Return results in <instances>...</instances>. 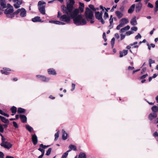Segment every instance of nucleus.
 Here are the masks:
<instances>
[{"mask_svg":"<svg viewBox=\"0 0 158 158\" xmlns=\"http://www.w3.org/2000/svg\"><path fill=\"white\" fill-rule=\"evenodd\" d=\"M125 35H123L122 34H121V40H123L125 38Z\"/></svg>","mask_w":158,"mask_h":158,"instance_id":"62","label":"nucleus"},{"mask_svg":"<svg viewBox=\"0 0 158 158\" xmlns=\"http://www.w3.org/2000/svg\"><path fill=\"white\" fill-rule=\"evenodd\" d=\"M0 145L1 146L8 149H10L12 146L10 143L7 141L5 143H1Z\"/></svg>","mask_w":158,"mask_h":158,"instance_id":"8","label":"nucleus"},{"mask_svg":"<svg viewBox=\"0 0 158 158\" xmlns=\"http://www.w3.org/2000/svg\"><path fill=\"white\" fill-rule=\"evenodd\" d=\"M135 4H133L128 9L127 11L128 13L129 14L132 13L134 11L135 8Z\"/></svg>","mask_w":158,"mask_h":158,"instance_id":"16","label":"nucleus"},{"mask_svg":"<svg viewBox=\"0 0 158 158\" xmlns=\"http://www.w3.org/2000/svg\"><path fill=\"white\" fill-rule=\"evenodd\" d=\"M128 53V51L126 50H124L122 52H120L119 53L120 57H122L123 56H125L127 55Z\"/></svg>","mask_w":158,"mask_h":158,"instance_id":"27","label":"nucleus"},{"mask_svg":"<svg viewBox=\"0 0 158 158\" xmlns=\"http://www.w3.org/2000/svg\"><path fill=\"white\" fill-rule=\"evenodd\" d=\"M7 8L4 11V13L7 15V17L8 18H13L14 15L12 14L13 11V8L12 6L9 3L7 4Z\"/></svg>","mask_w":158,"mask_h":158,"instance_id":"3","label":"nucleus"},{"mask_svg":"<svg viewBox=\"0 0 158 158\" xmlns=\"http://www.w3.org/2000/svg\"><path fill=\"white\" fill-rule=\"evenodd\" d=\"M13 124L15 128H17L18 127V125L17 123L15 121H13Z\"/></svg>","mask_w":158,"mask_h":158,"instance_id":"47","label":"nucleus"},{"mask_svg":"<svg viewBox=\"0 0 158 158\" xmlns=\"http://www.w3.org/2000/svg\"><path fill=\"white\" fill-rule=\"evenodd\" d=\"M115 14L118 19H120L123 16V14L120 11H116L115 12Z\"/></svg>","mask_w":158,"mask_h":158,"instance_id":"25","label":"nucleus"},{"mask_svg":"<svg viewBox=\"0 0 158 158\" xmlns=\"http://www.w3.org/2000/svg\"><path fill=\"white\" fill-rule=\"evenodd\" d=\"M0 119L3 123H9V121L8 119H6L5 117L0 115Z\"/></svg>","mask_w":158,"mask_h":158,"instance_id":"29","label":"nucleus"},{"mask_svg":"<svg viewBox=\"0 0 158 158\" xmlns=\"http://www.w3.org/2000/svg\"><path fill=\"white\" fill-rule=\"evenodd\" d=\"M109 17L108 14L107 12H105L104 15V18L105 19H106V18H108Z\"/></svg>","mask_w":158,"mask_h":158,"instance_id":"42","label":"nucleus"},{"mask_svg":"<svg viewBox=\"0 0 158 158\" xmlns=\"http://www.w3.org/2000/svg\"><path fill=\"white\" fill-rule=\"evenodd\" d=\"M148 76V74H145L143 75L141 77H140V78L141 79H142L145 78L146 77H147Z\"/></svg>","mask_w":158,"mask_h":158,"instance_id":"51","label":"nucleus"},{"mask_svg":"<svg viewBox=\"0 0 158 158\" xmlns=\"http://www.w3.org/2000/svg\"><path fill=\"white\" fill-rule=\"evenodd\" d=\"M153 136L155 137L158 136V133L157 132H155L153 134Z\"/></svg>","mask_w":158,"mask_h":158,"instance_id":"63","label":"nucleus"},{"mask_svg":"<svg viewBox=\"0 0 158 158\" xmlns=\"http://www.w3.org/2000/svg\"><path fill=\"white\" fill-rule=\"evenodd\" d=\"M6 71H10V69L8 68H4L3 70H1V72L2 74H4L6 75L9 74V73Z\"/></svg>","mask_w":158,"mask_h":158,"instance_id":"17","label":"nucleus"},{"mask_svg":"<svg viewBox=\"0 0 158 158\" xmlns=\"http://www.w3.org/2000/svg\"><path fill=\"white\" fill-rule=\"evenodd\" d=\"M135 6V12L136 13H138L141 10L142 8V4L141 2L138 3L136 4Z\"/></svg>","mask_w":158,"mask_h":158,"instance_id":"13","label":"nucleus"},{"mask_svg":"<svg viewBox=\"0 0 158 158\" xmlns=\"http://www.w3.org/2000/svg\"><path fill=\"white\" fill-rule=\"evenodd\" d=\"M157 117V114L156 113H150L149 115V119L150 120H152Z\"/></svg>","mask_w":158,"mask_h":158,"instance_id":"24","label":"nucleus"},{"mask_svg":"<svg viewBox=\"0 0 158 158\" xmlns=\"http://www.w3.org/2000/svg\"><path fill=\"white\" fill-rule=\"evenodd\" d=\"M59 136V134L58 132H57L56 133H55V140H56L57 139Z\"/></svg>","mask_w":158,"mask_h":158,"instance_id":"44","label":"nucleus"},{"mask_svg":"<svg viewBox=\"0 0 158 158\" xmlns=\"http://www.w3.org/2000/svg\"><path fill=\"white\" fill-rule=\"evenodd\" d=\"M19 117L22 123H26L27 122V118L25 115H20Z\"/></svg>","mask_w":158,"mask_h":158,"instance_id":"20","label":"nucleus"},{"mask_svg":"<svg viewBox=\"0 0 158 158\" xmlns=\"http://www.w3.org/2000/svg\"><path fill=\"white\" fill-rule=\"evenodd\" d=\"M69 149L68 151H69V152L72 150H73L74 151H77V147L76 146L74 145L70 144L69 146Z\"/></svg>","mask_w":158,"mask_h":158,"instance_id":"26","label":"nucleus"},{"mask_svg":"<svg viewBox=\"0 0 158 158\" xmlns=\"http://www.w3.org/2000/svg\"><path fill=\"white\" fill-rule=\"evenodd\" d=\"M138 44V42H135L132 44H131L129 45H128L126 47V48L128 49H130L131 48V46H134L133 47V48H137L139 47V45H137V44Z\"/></svg>","mask_w":158,"mask_h":158,"instance_id":"15","label":"nucleus"},{"mask_svg":"<svg viewBox=\"0 0 158 158\" xmlns=\"http://www.w3.org/2000/svg\"><path fill=\"white\" fill-rule=\"evenodd\" d=\"M49 23H54L56 24H59V21H55V20H50L49 21Z\"/></svg>","mask_w":158,"mask_h":158,"instance_id":"37","label":"nucleus"},{"mask_svg":"<svg viewBox=\"0 0 158 158\" xmlns=\"http://www.w3.org/2000/svg\"><path fill=\"white\" fill-rule=\"evenodd\" d=\"M31 20L34 22H43V21H42L40 19V17L39 16H36L34 18L31 19Z\"/></svg>","mask_w":158,"mask_h":158,"instance_id":"18","label":"nucleus"},{"mask_svg":"<svg viewBox=\"0 0 158 158\" xmlns=\"http://www.w3.org/2000/svg\"><path fill=\"white\" fill-rule=\"evenodd\" d=\"M10 110H11V112L12 113V115H14L16 112L17 108L15 106H13L11 108Z\"/></svg>","mask_w":158,"mask_h":158,"instance_id":"28","label":"nucleus"},{"mask_svg":"<svg viewBox=\"0 0 158 158\" xmlns=\"http://www.w3.org/2000/svg\"><path fill=\"white\" fill-rule=\"evenodd\" d=\"M141 35L139 33L137 35L135 36V39L136 40H138L139 39H141Z\"/></svg>","mask_w":158,"mask_h":158,"instance_id":"40","label":"nucleus"},{"mask_svg":"<svg viewBox=\"0 0 158 158\" xmlns=\"http://www.w3.org/2000/svg\"><path fill=\"white\" fill-rule=\"evenodd\" d=\"M125 31H126V30H125V29L123 27V28H122L120 30V31L119 32H120V33H123V32H125Z\"/></svg>","mask_w":158,"mask_h":158,"instance_id":"60","label":"nucleus"},{"mask_svg":"<svg viewBox=\"0 0 158 158\" xmlns=\"http://www.w3.org/2000/svg\"><path fill=\"white\" fill-rule=\"evenodd\" d=\"M75 3L74 0H69V2L67 4L66 6L64 5L61 6V9L63 13L66 14L61 16L60 17L61 21L65 22L67 23H69L70 19H72L71 15Z\"/></svg>","mask_w":158,"mask_h":158,"instance_id":"1","label":"nucleus"},{"mask_svg":"<svg viewBox=\"0 0 158 158\" xmlns=\"http://www.w3.org/2000/svg\"><path fill=\"white\" fill-rule=\"evenodd\" d=\"M48 72L49 74L52 75H56V72L53 69H50L48 70Z\"/></svg>","mask_w":158,"mask_h":158,"instance_id":"23","label":"nucleus"},{"mask_svg":"<svg viewBox=\"0 0 158 158\" xmlns=\"http://www.w3.org/2000/svg\"><path fill=\"white\" fill-rule=\"evenodd\" d=\"M4 153L2 152H0V158H4Z\"/></svg>","mask_w":158,"mask_h":158,"instance_id":"55","label":"nucleus"},{"mask_svg":"<svg viewBox=\"0 0 158 158\" xmlns=\"http://www.w3.org/2000/svg\"><path fill=\"white\" fill-rule=\"evenodd\" d=\"M15 3L14 4V6L15 8H18L20 7V6L23 3L22 0H15Z\"/></svg>","mask_w":158,"mask_h":158,"instance_id":"10","label":"nucleus"},{"mask_svg":"<svg viewBox=\"0 0 158 158\" xmlns=\"http://www.w3.org/2000/svg\"><path fill=\"white\" fill-rule=\"evenodd\" d=\"M137 29H138L136 27H131V30H132L131 31H137Z\"/></svg>","mask_w":158,"mask_h":158,"instance_id":"50","label":"nucleus"},{"mask_svg":"<svg viewBox=\"0 0 158 158\" xmlns=\"http://www.w3.org/2000/svg\"><path fill=\"white\" fill-rule=\"evenodd\" d=\"M26 110L23 108L19 107L18 108L17 112L18 113H24L25 112Z\"/></svg>","mask_w":158,"mask_h":158,"instance_id":"30","label":"nucleus"},{"mask_svg":"<svg viewBox=\"0 0 158 158\" xmlns=\"http://www.w3.org/2000/svg\"><path fill=\"white\" fill-rule=\"evenodd\" d=\"M52 151V148H49L47 151L46 153V155L47 156H49L51 153V152Z\"/></svg>","mask_w":158,"mask_h":158,"instance_id":"39","label":"nucleus"},{"mask_svg":"<svg viewBox=\"0 0 158 158\" xmlns=\"http://www.w3.org/2000/svg\"><path fill=\"white\" fill-rule=\"evenodd\" d=\"M84 8H82V7L79 6V8L77 9H79V11L81 12H83L84 10Z\"/></svg>","mask_w":158,"mask_h":158,"instance_id":"48","label":"nucleus"},{"mask_svg":"<svg viewBox=\"0 0 158 158\" xmlns=\"http://www.w3.org/2000/svg\"><path fill=\"white\" fill-rule=\"evenodd\" d=\"M155 63V61L152 60V59H149V64H152Z\"/></svg>","mask_w":158,"mask_h":158,"instance_id":"57","label":"nucleus"},{"mask_svg":"<svg viewBox=\"0 0 158 158\" xmlns=\"http://www.w3.org/2000/svg\"><path fill=\"white\" fill-rule=\"evenodd\" d=\"M79 6H80L82 7V8H84V3H81V2H79Z\"/></svg>","mask_w":158,"mask_h":158,"instance_id":"59","label":"nucleus"},{"mask_svg":"<svg viewBox=\"0 0 158 158\" xmlns=\"http://www.w3.org/2000/svg\"><path fill=\"white\" fill-rule=\"evenodd\" d=\"M32 141L33 144L35 145L38 142V138L37 136L35 134L32 135Z\"/></svg>","mask_w":158,"mask_h":158,"instance_id":"14","label":"nucleus"},{"mask_svg":"<svg viewBox=\"0 0 158 158\" xmlns=\"http://www.w3.org/2000/svg\"><path fill=\"white\" fill-rule=\"evenodd\" d=\"M95 16L96 18L100 21L102 24H104L105 22L102 18V14L100 13L99 11H96L95 13Z\"/></svg>","mask_w":158,"mask_h":158,"instance_id":"6","label":"nucleus"},{"mask_svg":"<svg viewBox=\"0 0 158 158\" xmlns=\"http://www.w3.org/2000/svg\"><path fill=\"white\" fill-rule=\"evenodd\" d=\"M152 110L153 113H156L158 111V107L156 106H153L152 108Z\"/></svg>","mask_w":158,"mask_h":158,"instance_id":"33","label":"nucleus"},{"mask_svg":"<svg viewBox=\"0 0 158 158\" xmlns=\"http://www.w3.org/2000/svg\"><path fill=\"white\" fill-rule=\"evenodd\" d=\"M69 152V151L68 150L66 152L63 153L62 156L61 158H66L68 155Z\"/></svg>","mask_w":158,"mask_h":158,"instance_id":"35","label":"nucleus"},{"mask_svg":"<svg viewBox=\"0 0 158 158\" xmlns=\"http://www.w3.org/2000/svg\"><path fill=\"white\" fill-rule=\"evenodd\" d=\"M1 139L2 142L1 143H5L7 142L5 141L6 139L4 137H3Z\"/></svg>","mask_w":158,"mask_h":158,"instance_id":"58","label":"nucleus"},{"mask_svg":"<svg viewBox=\"0 0 158 158\" xmlns=\"http://www.w3.org/2000/svg\"><path fill=\"white\" fill-rule=\"evenodd\" d=\"M124 28L125 29V30H126H126H128L130 29V27L129 25H127V26H126V27H124Z\"/></svg>","mask_w":158,"mask_h":158,"instance_id":"61","label":"nucleus"},{"mask_svg":"<svg viewBox=\"0 0 158 158\" xmlns=\"http://www.w3.org/2000/svg\"><path fill=\"white\" fill-rule=\"evenodd\" d=\"M133 33V32L132 31H130L127 32H126V34L127 35H129Z\"/></svg>","mask_w":158,"mask_h":158,"instance_id":"45","label":"nucleus"},{"mask_svg":"<svg viewBox=\"0 0 158 158\" xmlns=\"http://www.w3.org/2000/svg\"><path fill=\"white\" fill-rule=\"evenodd\" d=\"M119 10L122 11H124V10H125L124 8L123 7V6H121L120 7V8Z\"/></svg>","mask_w":158,"mask_h":158,"instance_id":"64","label":"nucleus"},{"mask_svg":"<svg viewBox=\"0 0 158 158\" xmlns=\"http://www.w3.org/2000/svg\"><path fill=\"white\" fill-rule=\"evenodd\" d=\"M103 38L105 42H106L107 40V39L106 38V35L105 33H103Z\"/></svg>","mask_w":158,"mask_h":158,"instance_id":"54","label":"nucleus"},{"mask_svg":"<svg viewBox=\"0 0 158 158\" xmlns=\"http://www.w3.org/2000/svg\"><path fill=\"white\" fill-rule=\"evenodd\" d=\"M78 158H86L85 153L83 152H80L78 155Z\"/></svg>","mask_w":158,"mask_h":158,"instance_id":"32","label":"nucleus"},{"mask_svg":"<svg viewBox=\"0 0 158 158\" xmlns=\"http://www.w3.org/2000/svg\"><path fill=\"white\" fill-rule=\"evenodd\" d=\"M0 10H3V9L7 7L6 2L5 0H0Z\"/></svg>","mask_w":158,"mask_h":158,"instance_id":"7","label":"nucleus"},{"mask_svg":"<svg viewBox=\"0 0 158 158\" xmlns=\"http://www.w3.org/2000/svg\"><path fill=\"white\" fill-rule=\"evenodd\" d=\"M154 10L155 13H156L158 10V0L156 1L155 2V6Z\"/></svg>","mask_w":158,"mask_h":158,"instance_id":"31","label":"nucleus"},{"mask_svg":"<svg viewBox=\"0 0 158 158\" xmlns=\"http://www.w3.org/2000/svg\"><path fill=\"white\" fill-rule=\"evenodd\" d=\"M26 128L30 132H31L33 130L32 127L28 125H26Z\"/></svg>","mask_w":158,"mask_h":158,"instance_id":"34","label":"nucleus"},{"mask_svg":"<svg viewBox=\"0 0 158 158\" xmlns=\"http://www.w3.org/2000/svg\"><path fill=\"white\" fill-rule=\"evenodd\" d=\"M71 16L74 23L77 26L85 25L87 21L83 15L79 14V9H75L72 11Z\"/></svg>","mask_w":158,"mask_h":158,"instance_id":"2","label":"nucleus"},{"mask_svg":"<svg viewBox=\"0 0 158 158\" xmlns=\"http://www.w3.org/2000/svg\"><path fill=\"white\" fill-rule=\"evenodd\" d=\"M129 20L128 19L125 18H123L120 21V23L123 27L125 24L129 23Z\"/></svg>","mask_w":158,"mask_h":158,"instance_id":"12","label":"nucleus"},{"mask_svg":"<svg viewBox=\"0 0 158 158\" xmlns=\"http://www.w3.org/2000/svg\"><path fill=\"white\" fill-rule=\"evenodd\" d=\"M45 2H44L40 1L38 3L39 6V10L40 12L43 15L45 14Z\"/></svg>","mask_w":158,"mask_h":158,"instance_id":"5","label":"nucleus"},{"mask_svg":"<svg viewBox=\"0 0 158 158\" xmlns=\"http://www.w3.org/2000/svg\"><path fill=\"white\" fill-rule=\"evenodd\" d=\"M89 7L92 10H94V7L93 5L90 4L89 5Z\"/></svg>","mask_w":158,"mask_h":158,"instance_id":"53","label":"nucleus"},{"mask_svg":"<svg viewBox=\"0 0 158 158\" xmlns=\"http://www.w3.org/2000/svg\"><path fill=\"white\" fill-rule=\"evenodd\" d=\"M20 15L21 17H23L26 15V11L24 8H22L20 12Z\"/></svg>","mask_w":158,"mask_h":158,"instance_id":"22","label":"nucleus"},{"mask_svg":"<svg viewBox=\"0 0 158 158\" xmlns=\"http://www.w3.org/2000/svg\"><path fill=\"white\" fill-rule=\"evenodd\" d=\"M85 13L86 19L88 21L94 18L93 13L89 8H86Z\"/></svg>","mask_w":158,"mask_h":158,"instance_id":"4","label":"nucleus"},{"mask_svg":"<svg viewBox=\"0 0 158 158\" xmlns=\"http://www.w3.org/2000/svg\"><path fill=\"white\" fill-rule=\"evenodd\" d=\"M4 132V129L2 127V125H1L0 123V132L3 133Z\"/></svg>","mask_w":158,"mask_h":158,"instance_id":"46","label":"nucleus"},{"mask_svg":"<svg viewBox=\"0 0 158 158\" xmlns=\"http://www.w3.org/2000/svg\"><path fill=\"white\" fill-rule=\"evenodd\" d=\"M62 139H63L64 140H65L67 139L68 134L66 132V131L64 130H62Z\"/></svg>","mask_w":158,"mask_h":158,"instance_id":"21","label":"nucleus"},{"mask_svg":"<svg viewBox=\"0 0 158 158\" xmlns=\"http://www.w3.org/2000/svg\"><path fill=\"white\" fill-rule=\"evenodd\" d=\"M36 77L40 78V80L44 82H47L50 79L48 78L45 77L44 76H42L39 75H36Z\"/></svg>","mask_w":158,"mask_h":158,"instance_id":"11","label":"nucleus"},{"mask_svg":"<svg viewBox=\"0 0 158 158\" xmlns=\"http://www.w3.org/2000/svg\"><path fill=\"white\" fill-rule=\"evenodd\" d=\"M123 27V25L120 23L118 26H117L116 29L118 30H119L120 29L121 27Z\"/></svg>","mask_w":158,"mask_h":158,"instance_id":"52","label":"nucleus"},{"mask_svg":"<svg viewBox=\"0 0 158 158\" xmlns=\"http://www.w3.org/2000/svg\"><path fill=\"white\" fill-rule=\"evenodd\" d=\"M72 88L71 89V91H73L75 87V85L73 83L72 85Z\"/></svg>","mask_w":158,"mask_h":158,"instance_id":"49","label":"nucleus"},{"mask_svg":"<svg viewBox=\"0 0 158 158\" xmlns=\"http://www.w3.org/2000/svg\"><path fill=\"white\" fill-rule=\"evenodd\" d=\"M115 39L114 38H113L111 40V44L112 48H113L114 44Z\"/></svg>","mask_w":158,"mask_h":158,"instance_id":"41","label":"nucleus"},{"mask_svg":"<svg viewBox=\"0 0 158 158\" xmlns=\"http://www.w3.org/2000/svg\"><path fill=\"white\" fill-rule=\"evenodd\" d=\"M113 19H109V21H110V25L109 26V27L110 28H111L113 27V26H112V25L113 23Z\"/></svg>","mask_w":158,"mask_h":158,"instance_id":"38","label":"nucleus"},{"mask_svg":"<svg viewBox=\"0 0 158 158\" xmlns=\"http://www.w3.org/2000/svg\"><path fill=\"white\" fill-rule=\"evenodd\" d=\"M147 6L148 7L151 8H152L154 7L153 5L150 2L148 3Z\"/></svg>","mask_w":158,"mask_h":158,"instance_id":"43","label":"nucleus"},{"mask_svg":"<svg viewBox=\"0 0 158 158\" xmlns=\"http://www.w3.org/2000/svg\"><path fill=\"white\" fill-rule=\"evenodd\" d=\"M21 10V9H19L15 12V13L16 14H17L18 13H19V12H20Z\"/></svg>","mask_w":158,"mask_h":158,"instance_id":"56","label":"nucleus"},{"mask_svg":"<svg viewBox=\"0 0 158 158\" xmlns=\"http://www.w3.org/2000/svg\"><path fill=\"white\" fill-rule=\"evenodd\" d=\"M100 8L102 10V11H104V10L105 9L106 10L105 12H107L108 10L110 9V8H106L105 7H103L102 5H100Z\"/></svg>","mask_w":158,"mask_h":158,"instance_id":"36","label":"nucleus"},{"mask_svg":"<svg viewBox=\"0 0 158 158\" xmlns=\"http://www.w3.org/2000/svg\"><path fill=\"white\" fill-rule=\"evenodd\" d=\"M130 23L133 26L136 25L137 24V22L136 20V16H134L133 18L131 19Z\"/></svg>","mask_w":158,"mask_h":158,"instance_id":"19","label":"nucleus"},{"mask_svg":"<svg viewBox=\"0 0 158 158\" xmlns=\"http://www.w3.org/2000/svg\"><path fill=\"white\" fill-rule=\"evenodd\" d=\"M40 146V148L38 149V150L41 152L42 154H44L45 152L44 149L48 148L50 146V145H45L43 144H41Z\"/></svg>","mask_w":158,"mask_h":158,"instance_id":"9","label":"nucleus"}]
</instances>
